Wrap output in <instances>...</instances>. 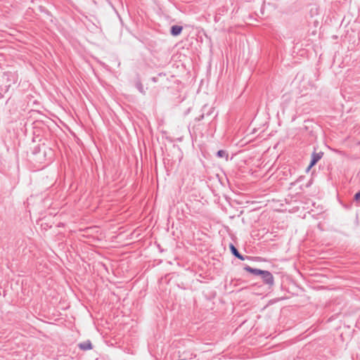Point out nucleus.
<instances>
[{"label": "nucleus", "mask_w": 360, "mask_h": 360, "mask_svg": "<svg viewBox=\"0 0 360 360\" xmlns=\"http://www.w3.org/2000/svg\"><path fill=\"white\" fill-rule=\"evenodd\" d=\"M244 270L255 276H260L264 284L272 286L274 284V278L272 274L266 270H261L245 265Z\"/></svg>", "instance_id": "f257e3e1"}, {"label": "nucleus", "mask_w": 360, "mask_h": 360, "mask_svg": "<svg viewBox=\"0 0 360 360\" xmlns=\"http://www.w3.org/2000/svg\"><path fill=\"white\" fill-rule=\"evenodd\" d=\"M323 153L322 152L316 153L314 152L311 154V159L309 163V165L307 168V170L310 169L311 167L314 166L322 158Z\"/></svg>", "instance_id": "f03ea898"}, {"label": "nucleus", "mask_w": 360, "mask_h": 360, "mask_svg": "<svg viewBox=\"0 0 360 360\" xmlns=\"http://www.w3.org/2000/svg\"><path fill=\"white\" fill-rule=\"evenodd\" d=\"M229 248L232 255H234L236 258L240 260L245 259V257L238 252V249L232 243L230 244Z\"/></svg>", "instance_id": "7ed1b4c3"}, {"label": "nucleus", "mask_w": 360, "mask_h": 360, "mask_svg": "<svg viewBox=\"0 0 360 360\" xmlns=\"http://www.w3.org/2000/svg\"><path fill=\"white\" fill-rule=\"evenodd\" d=\"M183 30V27L180 25H173L171 27L170 33L172 36L179 35Z\"/></svg>", "instance_id": "20e7f679"}, {"label": "nucleus", "mask_w": 360, "mask_h": 360, "mask_svg": "<svg viewBox=\"0 0 360 360\" xmlns=\"http://www.w3.org/2000/svg\"><path fill=\"white\" fill-rule=\"evenodd\" d=\"M80 349L86 351L92 349V344L90 340H86L78 345Z\"/></svg>", "instance_id": "39448f33"}, {"label": "nucleus", "mask_w": 360, "mask_h": 360, "mask_svg": "<svg viewBox=\"0 0 360 360\" xmlns=\"http://www.w3.org/2000/svg\"><path fill=\"white\" fill-rule=\"evenodd\" d=\"M217 156L220 158H225L226 160H228L229 154L226 150H219L217 153Z\"/></svg>", "instance_id": "423d86ee"}, {"label": "nucleus", "mask_w": 360, "mask_h": 360, "mask_svg": "<svg viewBox=\"0 0 360 360\" xmlns=\"http://www.w3.org/2000/svg\"><path fill=\"white\" fill-rule=\"evenodd\" d=\"M136 87L138 89V90L143 94H145V91L143 89V84H141V82L140 81H138L136 83Z\"/></svg>", "instance_id": "0eeeda50"}, {"label": "nucleus", "mask_w": 360, "mask_h": 360, "mask_svg": "<svg viewBox=\"0 0 360 360\" xmlns=\"http://www.w3.org/2000/svg\"><path fill=\"white\" fill-rule=\"evenodd\" d=\"M354 200L356 201L360 200V191L354 195Z\"/></svg>", "instance_id": "6e6552de"}, {"label": "nucleus", "mask_w": 360, "mask_h": 360, "mask_svg": "<svg viewBox=\"0 0 360 360\" xmlns=\"http://www.w3.org/2000/svg\"><path fill=\"white\" fill-rule=\"evenodd\" d=\"M203 118H204V114H202V115H200L199 117H196V118H195V120H196V121H200V120H202Z\"/></svg>", "instance_id": "1a4fd4ad"}, {"label": "nucleus", "mask_w": 360, "mask_h": 360, "mask_svg": "<svg viewBox=\"0 0 360 360\" xmlns=\"http://www.w3.org/2000/svg\"><path fill=\"white\" fill-rule=\"evenodd\" d=\"M195 354H190V356H189V359H193V358H195Z\"/></svg>", "instance_id": "9d476101"}, {"label": "nucleus", "mask_w": 360, "mask_h": 360, "mask_svg": "<svg viewBox=\"0 0 360 360\" xmlns=\"http://www.w3.org/2000/svg\"><path fill=\"white\" fill-rule=\"evenodd\" d=\"M179 360H187V359L186 358H184V359H180Z\"/></svg>", "instance_id": "9b49d317"}]
</instances>
